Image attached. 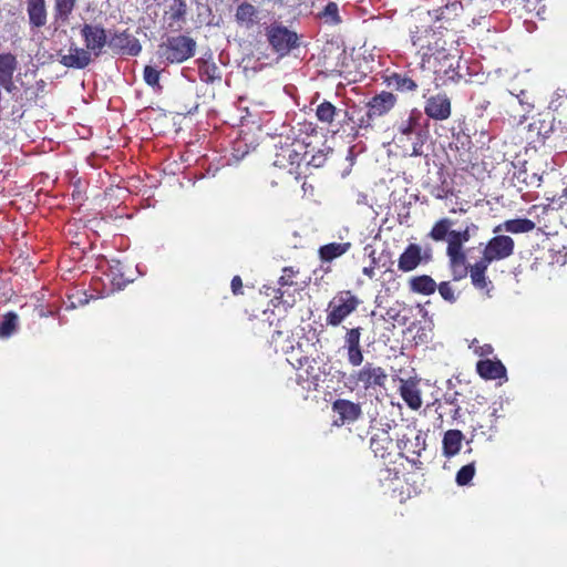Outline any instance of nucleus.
Masks as SVG:
<instances>
[{
    "mask_svg": "<svg viewBox=\"0 0 567 567\" xmlns=\"http://www.w3.org/2000/svg\"><path fill=\"white\" fill-rule=\"evenodd\" d=\"M454 274H458L455 278H461L466 274V256L464 252L447 255Z\"/></svg>",
    "mask_w": 567,
    "mask_h": 567,
    "instance_id": "7c9ffc66",
    "label": "nucleus"
},
{
    "mask_svg": "<svg viewBox=\"0 0 567 567\" xmlns=\"http://www.w3.org/2000/svg\"><path fill=\"white\" fill-rule=\"evenodd\" d=\"M436 288L444 300L449 302H454L456 300L454 290L449 282H441Z\"/></svg>",
    "mask_w": 567,
    "mask_h": 567,
    "instance_id": "ea45409f",
    "label": "nucleus"
},
{
    "mask_svg": "<svg viewBox=\"0 0 567 567\" xmlns=\"http://www.w3.org/2000/svg\"><path fill=\"white\" fill-rule=\"evenodd\" d=\"M460 410H461V408L458 405H456L454 411H453V416L454 417L458 414Z\"/></svg>",
    "mask_w": 567,
    "mask_h": 567,
    "instance_id": "5fc2aeb1",
    "label": "nucleus"
},
{
    "mask_svg": "<svg viewBox=\"0 0 567 567\" xmlns=\"http://www.w3.org/2000/svg\"><path fill=\"white\" fill-rule=\"evenodd\" d=\"M109 47L118 53L133 56L137 55L142 50L138 40L126 31L114 33L109 39Z\"/></svg>",
    "mask_w": 567,
    "mask_h": 567,
    "instance_id": "1a4fd4ad",
    "label": "nucleus"
},
{
    "mask_svg": "<svg viewBox=\"0 0 567 567\" xmlns=\"http://www.w3.org/2000/svg\"><path fill=\"white\" fill-rule=\"evenodd\" d=\"M186 11L187 6L185 0H174L171 7V18L175 21H179L185 17Z\"/></svg>",
    "mask_w": 567,
    "mask_h": 567,
    "instance_id": "4c0bfd02",
    "label": "nucleus"
},
{
    "mask_svg": "<svg viewBox=\"0 0 567 567\" xmlns=\"http://www.w3.org/2000/svg\"><path fill=\"white\" fill-rule=\"evenodd\" d=\"M430 90H424L423 97L425 99L424 112L435 121H444L451 116V100L445 93H439L427 97Z\"/></svg>",
    "mask_w": 567,
    "mask_h": 567,
    "instance_id": "423d86ee",
    "label": "nucleus"
},
{
    "mask_svg": "<svg viewBox=\"0 0 567 567\" xmlns=\"http://www.w3.org/2000/svg\"><path fill=\"white\" fill-rule=\"evenodd\" d=\"M414 441L415 442L413 446L415 450L413 451V453L420 456L421 451L425 449V440L420 434H417Z\"/></svg>",
    "mask_w": 567,
    "mask_h": 567,
    "instance_id": "49530a36",
    "label": "nucleus"
},
{
    "mask_svg": "<svg viewBox=\"0 0 567 567\" xmlns=\"http://www.w3.org/2000/svg\"><path fill=\"white\" fill-rule=\"evenodd\" d=\"M308 385L306 386L308 391L316 390L318 386V375L312 377V380H307Z\"/></svg>",
    "mask_w": 567,
    "mask_h": 567,
    "instance_id": "8fccbe9b",
    "label": "nucleus"
},
{
    "mask_svg": "<svg viewBox=\"0 0 567 567\" xmlns=\"http://www.w3.org/2000/svg\"><path fill=\"white\" fill-rule=\"evenodd\" d=\"M453 221L449 218H442L437 220L429 233V237L434 241L447 240L451 234V227Z\"/></svg>",
    "mask_w": 567,
    "mask_h": 567,
    "instance_id": "bb28decb",
    "label": "nucleus"
},
{
    "mask_svg": "<svg viewBox=\"0 0 567 567\" xmlns=\"http://www.w3.org/2000/svg\"><path fill=\"white\" fill-rule=\"evenodd\" d=\"M348 362L352 367H359L363 362V352L361 346L346 348Z\"/></svg>",
    "mask_w": 567,
    "mask_h": 567,
    "instance_id": "e433bc0d",
    "label": "nucleus"
},
{
    "mask_svg": "<svg viewBox=\"0 0 567 567\" xmlns=\"http://www.w3.org/2000/svg\"><path fill=\"white\" fill-rule=\"evenodd\" d=\"M19 328V316L9 311L4 315H0V338L7 339L13 336Z\"/></svg>",
    "mask_w": 567,
    "mask_h": 567,
    "instance_id": "393cba45",
    "label": "nucleus"
},
{
    "mask_svg": "<svg viewBox=\"0 0 567 567\" xmlns=\"http://www.w3.org/2000/svg\"><path fill=\"white\" fill-rule=\"evenodd\" d=\"M436 287L434 279L427 275L413 277L410 280V288L416 293L429 296L435 292Z\"/></svg>",
    "mask_w": 567,
    "mask_h": 567,
    "instance_id": "5701e85b",
    "label": "nucleus"
},
{
    "mask_svg": "<svg viewBox=\"0 0 567 567\" xmlns=\"http://www.w3.org/2000/svg\"><path fill=\"white\" fill-rule=\"evenodd\" d=\"M196 41L187 35L169 37L158 47V55L166 63H183L194 56Z\"/></svg>",
    "mask_w": 567,
    "mask_h": 567,
    "instance_id": "f257e3e1",
    "label": "nucleus"
},
{
    "mask_svg": "<svg viewBox=\"0 0 567 567\" xmlns=\"http://www.w3.org/2000/svg\"><path fill=\"white\" fill-rule=\"evenodd\" d=\"M29 23L33 28H42L47 24L48 12L45 0H27Z\"/></svg>",
    "mask_w": 567,
    "mask_h": 567,
    "instance_id": "dca6fc26",
    "label": "nucleus"
},
{
    "mask_svg": "<svg viewBox=\"0 0 567 567\" xmlns=\"http://www.w3.org/2000/svg\"><path fill=\"white\" fill-rule=\"evenodd\" d=\"M17 69L18 61L12 53L0 54V84L9 92L13 86V73Z\"/></svg>",
    "mask_w": 567,
    "mask_h": 567,
    "instance_id": "ddd939ff",
    "label": "nucleus"
},
{
    "mask_svg": "<svg viewBox=\"0 0 567 567\" xmlns=\"http://www.w3.org/2000/svg\"><path fill=\"white\" fill-rule=\"evenodd\" d=\"M202 80L206 83H214L221 80L220 69L215 63L204 62L199 68Z\"/></svg>",
    "mask_w": 567,
    "mask_h": 567,
    "instance_id": "c85d7f7f",
    "label": "nucleus"
},
{
    "mask_svg": "<svg viewBox=\"0 0 567 567\" xmlns=\"http://www.w3.org/2000/svg\"><path fill=\"white\" fill-rule=\"evenodd\" d=\"M536 227L535 223L527 218H515L505 220L494 228V233L506 231L511 234L529 233Z\"/></svg>",
    "mask_w": 567,
    "mask_h": 567,
    "instance_id": "a211bd4d",
    "label": "nucleus"
},
{
    "mask_svg": "<svg viewBox=\"0 0 567 567\" xmlns=\"http://www.w3.org/2000/svg\"><path fill=\"white\" fill-rule=\"evenodd\" d=\"M512 97L517 100V102L520 104L522 110L524 113H529L533 109V104L527 101V94L525 91H520L518 95H513Z\"/></svg>",
    "mask_w": 567,
    "mask_h": 567,
    "instance_id": "79ce46f5",
    "label": "nucleus"
},
{
    "mask_svg": "<svg viewBox=\"0 0 567 567\" xmlns=\"http://www.w3.org/2000/svg\"><path fill=\"white\" fill-rule=\"evenodd\" d=\"M424 137L425 134L417 133V136L412 143V152L410 153L411 156H421L423 154V144H424Z\"/></svg>",
    "mask_w": 567,
    "mask_h": 567,
    "instance_id": "a19ab883",
    "label": "nucleus"
},
{
    "mask_svg": "<svg viewBox=\"0 0 567 567\" xmlns=\"http://www.w3.org/2000/svg\"><path fill=\"white\" fill-rule=\"evenodd\" d=\"M411 39H412L413 45L423 47V44L421 43V39L419 37H416L415 34H412Z\"/></svg>",
    "mask_w": 567,
    "mask_h": 567,
    "instance_id": "603ef678",
    "label": "nucleus"
},
{
    "mask_svg": "<svg viewBox=\"0 0 567 567\" xmlns=\"http://www.w3.org/2000/svg\"><path fill=\"white\" fill-rule=\"evenodd\" d=\"M351 247L350 243H331L322 246L319 254L322 260L331 261L332 259L342 256Z\"/></svg>",
    "mask_w": 567,
    "mask_h": 567,
    "instance_id": "a878e982",
    "label": "nucleus"
},
{
    "mask_svg": "<svg viewBox=\"0 0 567 567\" xmlns=\"http://www.w3.org/2000/svg\"><path fill=\"white\" fill-rule=\"evenodd\" d=\"M385 83L389 87L402 93L415 92L420 83L405 72H393L385 76Z\"/></svg>",
    "mask_w": 567,
    "mask_h": 567,
    "instance_id": "4468645a",
    "label": "nucleus"
},
{
    "mask_svg": "<svg viewBox=\"0 0 567 567\" xmlns=\"http://www.w3.org/2000/svg\"><path fill=\"white\" fill-rule=\"evenodd\" d=\"M514 247L515 244L512 237L506 235L494 236L486 244L481 259L489 265L493 261L506 259L513 255Z\"/></svg>",
    "mask_w": 567,
    "mask_h": 567,
    "instance_id": "39448f33",
    "label": "nucleus"
},
{
    "mask_svg": "<svg viewBox=\"0 0 567 567\" xmlns=\"http://www.w3.org/2000/svg\"><path fill=\"white\" fill-rule=\"evenodd\" d=\"M457 235H460V238L463 243H466L470 240L471 238V234H470V227H466L464 230L462 231H456Z\"/></svg>",
    "mask_w": 567,
    "mask_h": 567,
    "instance_id": "09e8293b",
    "label": "nucleus"
},
{
    "mask_svg": "<svg viewBox=\"0 0 567 567\" xmlns=\"http://www.w3.org/2000/svg\"><path fill=\"white\" fill-rule=\"evenodd\" d=\"M478 374L486 380H496L506 377V369L501 361L481 360L476 364Z\"/></svg>",
    "mask_w": 567,
    "mask_h": 567,
    "instance_id": "f3484780",
    "label": "nucleus"
},
{
    "mask_svg": "<svg viewBox=\"0 0 567 567\" xmlns=\"http://www.w3.org/2000/svg\"><path fill=\"white\" fill-rule=\"evenodd\" d=\"M388 379V374L381 367H375L372 363H365L362 369L353 371L349 378L347 384L350 388L357 386L360 383L365 390L384 386Z\"/></svg>",
    "mask_w": 567,
    "mask_h": 567,
    "instance_id": "20e7f679",
    "label": "nucleus"
},
{
    "mask_svg": "<svg viewBox=\"0 0 567 567\" xmlns=\"http://www.w3.org/2000/svg\"><path fill=\"white\" fill-rule=\"evenodd\" d=\"M360 305V300L351 291H341L328 305L327 323L339 326Z\"/></svg>",
    "mask_w": 567,
    "mask_h": 567,
    "instance_id": "f03ea898",
    "label": "nucleus"
},
{
    "mask_svg": "<svg viewBox=\"0 0 567 567\" xmlns=\"http://www.w3.org/2000/svg\"><path fill=\"white\" fill-rule=\"evenodd\" d=\"M78 0H54V21L56 23H66L70 20Z\"/></svg>",
    "mask_w": 567,
    "mask_h": 567,
    "instance_id": "b1692460",
    "label": "nucleus"
},
{
    "mask_svg": "<svg viewBox=\"0 0 567 567\" xmlns=\"http://www.w3.org/2000/svg\"><path fill=\"white\" fill-rule=\"evenodd\" d=\"M402 306L400 303H396L386 310L385 318L400 326H404L408 322V317L402 313Z\"/></svg>",
    "mask_w": 567,
    "mask_h": 567,
    "instance_id": "2f4dec72",
    "label": "nucleus"
},
{
    "mask_svg": "<svg viewBox=\"0 0 567 567\" xmlns=\"http://www.w3.org/2000/svg\"><path fill=\"white\" fill-rule=\"evenodd\" d=\"M447 248H446V254L447 255H452V254H460V252H463V241L461 240L460 238V235L456 234V230H452L449 238H447Z\"/></svg>",
    "mask_w": 567,
    "mask_h": 567,
    "instance_id": "72a5a7b5",
    "label": "nucleus"
},
{
    "mask_svg": "<svg viewBox=\"0 0 567 567\" xmlns=\"http://www.w3.org/2000/svg\"><path fill=\"white\" fill-rule=\"evenodd\" d=\"M361 339V328L349 329L344 336V346L343 348H352L360 346Z\"/></svg>",
    "mask_w": 567,
    "mask_h": 567,
    "instance_id": "c9c22d12",
    "label": "nucleus"
},
{
    "mask_svg": "<svg viewBox=\"0 0 567 567\" xmlns=\"http://www.w3.org/2000/svg\"><path fill=\"white\" fill-rule=\"evenodd\" d=\"M243 282L239 276H235L231 280V290L235 295H238L241 292Z\"/></svg>",
    "mask_w": 567,
    "mask_h": 567,
    "instance_id": "de8ad7c7",
    "label": "nucleus"
},
{
    "mask_svg": "<svg viewBox=\"0 0 567 567\" xmlns=\"http://www.w3.org/2000/svg\"><path fill=\"white\" fill-rule=\"evenodd\" d=\"M393 441L389 433L382 431L371 437L370 447L377 457L385 458L393 450Z\"/></svg>",
    "mask_w": 567,
    "mask_h": 567,
    "instance_id": "aec40b11",
    "label": "nucleus"
},
{
    "mask_svg": "<svg viewBox=\"0 0 567 567\" xmlns=\"http://www.w3.org/2000/svg\"><path fill=\"white\" fill-rule=\"evenodd\" d=\"M475 474L474 463L462 466L456 473V483L460 486L467 485Z\"/></svg>",
    "mask_w": 567,
    "mask_h": 567,
    "instance_id": "473e14b6",
    "label": "nucleus"
},
{
    "mask_svg": "<svg viewBox=\"0 0 567 567\" xmlns=\"http://www.w3.org/2000/svg\"><path fill=\"white\" fill-rule=\"evenodd\" d=\"M91 52L83 48L70 47L69 52L63 54L60 63L66 68L84 69L91 63Z\"/></svg>",
    "mask_w": 567,
    "mask_h": 567,
    "instance_id": "f8f14e48",
    "label": "nucleus"
},
{
    "mask_svg": "<svg viewBox=\"0 0 567 567\" xmlns=\"http://www.w3.org/2000/svg\"><path fill=\"white\" fill-rule=\"evenodd\" d=\"M332 410L338 414V419L334 420V424L338 426L354 422L362 414L360 404L342 399L333 402Z\"/></svg>",
    "mask_w": 567,
    "mask_h": 567,
    "instance_id": "9d476101",
    "label": "nucleus"
},
{
    "mask_svg": "<svg viewBox=\"0 0 567 567\" xmlns=\"http://www.w3.org/2000/svg\"><path fill=\"white\" fill-rule=\"evenodd\" d=\"M564 97H566V91L563 89L556 90L549 102V109L557 110L560 105V100Z\"/></svg>",
    "mask_w": 567,
    "mask_h": 567,
    "instance_id": "37998d69",
    "label": "nucleus"
},
{
    "mask_svg": "<svg viewBox=\"0 0 567 567\" xmlns=\"http://www.w3.org/2000/svg\"><path fill=\"white\" fill-rule=\"evenodd\" d=\"M431 259V249H426L422 254V248L417 244H410L405 250L400 255L398 260V268L403 272L414 270L422 260L429 261Z\"/></svg>",
    "mask_w": 567,
    "mask_h": 567,
    "instance_id": "6e6552de",
    "label": "nucleus"
},
{
    "mask_svg": "<svg viewBox=\"0 0 567 567\" xmlns=\"http://www.w3.org/2000/svg\"><path fill=\"white\" fill-rule=\"evenodd\" d=\"M373 118H374V116H370V112L367 111V113L358 120V123H357L358 128L359 130L371 128Z\"/></svg>",
    "mask_w": 567,
    "mask_h": 567,
    "instance_id": "c03bdc74",
    "label": "nucleus"
},
{
    "mask_svg": "<svg viewBox=\"0 0 567 567\" xmlns=\"http://www.w3.org/2000/svg\"><path fill=\"white\" fill-rule=\"evenodd\" d=\"M337 114V109L330 102L324 101L318 105L316 115L318 120L322 123H332L334 116Z\"/></svg>",
    "mask_w": 567,
    "mask_h": 567,
    "instance_id": "c756f323",
    "label": "nucleus"
},
{
    "mask_svg": "<svg viewBox=\"0 0 567 567\" xmlns=\"http://www.w3.org/2000/svg\"><path fill=\"white\" fill-rule=\"evenodd\" d=\"M322 17L332 24H339L341 22V18L339 16L338 4L336 2H329L323 9Z\"/></svg>",
    "mask_w": 567,
    "mask_h": 567,
    "instance_id": "f704fd0d",
    "label": "nucleus"
},
{
    "mask_svg": "<svg viewBox=\"0 0 567 567\" xmlns=\"http://www.w3.org/2000/svg\"><path fill=\"white\" fill-rule=\"evenodd\" d=\"M84 39L85 49L95 56H100L105 45H109V39L105 29L100 24L85 23L81 29Z\"/></svg>",
    "mask_w": 567,
    "mask_h": 567,
    "instance_id": "0eeeda50",
    "label": "nucleus"
},
{
    "mask_svg": "<svg viewBox=\"0 0 567 567\" xmlns=\"http://www.w3.org/2000/svg\"><path fill=\"white\" fill-rule=\"evenodd\" d=\"M363 274L365 276H368L369 278H373L374 277V267L370 266V267H364L363 268Z\"/></svg>",
    "mask_w": 567,
    "mask_h": 567,
    "instance_id": "3c124183",
    "label": "nucleus"
},
{
    "mask_svg": "<svg viewBox=\"0 0 567 567\" xmlns=\"http://www.w3.org/2000/svg\"><path fill=\"white\" fill-rule=\"evenodd\" d=\"M396 96L388 91H382L381 93L374 95L368 102V111L370 112V116L380 117L388 114L396 104Z\"/></svg>",
    "mask_w": 567,
    "mask_h": 567,
    "instance_id": "9b49d317",
    "label": "nucleus"
},
{
    "mask_svg": "<svg viewBox=\"0 0 567 567\" xmlns=\"http://www.w3.org/2000/svg\"><path fill=\"white\" fill-rule=\"evenodd\" d=\"M267 38L272 50L281 56L299 45L298 34L280 24H271L267 29Z\"/></svg>",
    "mask_w": 567,
    "mask_h": 567,
    "instance_id": "7ed1b4c3",
    "label": "nucleus"
},
{
    "mask_svg": "<svg viewBox=\"0 0 567 567\" xmlns=\"http://www.w3.org/2000/svg\"><path fill=\"white\" fill-rule=\"evenodd\" d=\"M463 433L460 430H449L443 436V453L447 457L456 455L461 450Z\"/></svg>",
    "mask_w": 567,
    "mask_h": 567,
    "instance_id": "412c9836",
    "label": "nucleus"
},
{
    "mask_svg": "<svg viewBox=\"0 0 567 567\" xmlns=\"http://www.w3.org/2000/svg\"><path fill=\"white\" fill-rule=\"evenodd\" d=\"M144 81L152 87L158 86L159 72L153 66L146 65L144 69Z\"/></svg>",
    "mask_w": 567,
    "mask_h": 567,
    "instance_id": "58836bf2",
    "label": "nucleus"
},
{
    "mask_svg": "<svg viewBox=\"0 0 567 567\" xmlns=\"http://www.w3.org/2000/svg\"><path fill=\"white\" fill-rule=\"evenodd\" d=\"M297 378H298V383H302L303 382V375L300 372V370L298 371Z\"/></svg>",
    "mask_w": 567,
    "mask_h": 567,
    "instance_id": "864d4df0",
    "label": "nucleus"
},
{
    "mask_svg": "<svg viewBox=\"0 0 567 567\" xmlns=\"http://www.w3.org/2000/svg\"><path fill=\"white\" fill-rule=\"evenodd\" d=\"M235 21L243 28L251 29L259 22V11L254 4L241 2L236 8Z\"/></svg>",
    "mask_w": 567,
    "mask_h": 567,
    "instance_id": "2eb2a0df",
    "label": "nucleus"
},
{
    "mask_svg": "<svg viewBox=\"0 0 567 567\" xmlns=\"http://www.w3.org/2000/svg\"><path fill=\"white\" fill-rule=\"evenodd\" d=\"M488 266L489 264L481 259L471 266L470 269V276L473 286L480 290H486L487 292L492 288V281L488 280L485 276Z\"/></svg>",
    "mask_w": 567,
    "mask_h": 567,
    "instance_id": "6ab92c4d",
    "label": "nucleus"
},
{
    "mask_svg": "<svg viewBox=\"0 0 567 567\" xmlns=\"http://www.w3.org/2000/svg\"><path fill=\"white\" fill-rule=\"evenodd\" d=\"M292 275H293V271L290 268H285L284 275L279 278V285L280 286L292 285V280H291Z\"/></svg>",
    "mask_w": 567,
    "mask_h": 567,
    "instance_id": "a18cd8bd",
    "label": "nucleus"
},
{
    "mask_svg": "<svg viewBox=\"0 0 567 567\" xmlns=\"http://www.w3.org/2000/svg\"><path fill=\"white\" fill-rule=\"evenodd\" d=\"M421 117V113L417 110L411 111L408 118L402 120L398 123V131L402 136L410 137L411 135L417 136V133H422V130L419 127V120Z\"/></svg>",
    "mask_w": 567,
    "mask_h": 567,
    "instance_id": "4be33fe9",
    "label": "nucleus"
},
{
    "mask_svg": "<svg viewBox=\"0 0 567 567\" xmlns=\"http://www.w3.org/2000/svg\"><path fill=\"white\" fill-rule=\"evenodd\" d=\"M402 398L406 402V404L413 409L417 410L422 405V400L420 395V391L412 385H404L401 390Z\"/></svg>",
    "mask_w": 567,
    "mask_h": 567,
    "instance_id": "cd10ccee",
    "label": "nucleus"
}]
</instances>
